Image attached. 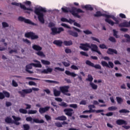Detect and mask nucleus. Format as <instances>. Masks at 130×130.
Here are the masks:
<instances>
[{
    "mask_svg": "<svg viewBox=\"0 0 130 130\" xmlns=\"http://www.w3.org/2000/svg\"><path fill=\"white\" fill-rule=\"evenodd\" d=\"M47 12L46 9L42 7L36 8L35 9V14L38 16V19L42 24L45 23L44 14L43 13H47Z\"/></svg>",
    "mask_w": 130,
    "mask_h": 130,
    "instance_id": "f257e3e1",
    "label": "nucleus"
},
{
    "mask_svg": "<svg viewBox=\"0 0 130 130\" xmlns=\"http://www.w3.org/2000/svg\"><path fill=\"white\" fill-rule=\"evenodd\" d=\"M105 22L110 24L111 26H113L114 24L118 25L119 24V21H121V19L114 17V15H110L108 14L104 15Z\"/></svg>",
    "mask_w": 130,
    "mask_h": 130,
    "instance_id": "f03ea898",
    "label": "nucleus"
},
{
    "mask_svg": "<svg viewBox=\"0 0 130 130\" xmlns=\"http://www.w3.org/2000/svg\"><path fill=\"white\" fill-rule=\"evenodd\" d=\"M79 48L82 49V50H84V51H88V50H89V48H90L91 49V51H94L95 52V51H97L98 46H97V45H95L94 44H91L90 45V43H86L84 44H80Z\"/></svg>",
    "mask_w": 130,
    "mask_h": 130,
    "instance_id": "7ed1b4c3",
    "label": "nucleus"
},
{
    "mask_svg": "<svg viewBox=\"0 0 130 130\" xmlns=\"http://www.w3.org/2000/svg\"><path fill=\"white\" fill-rule=\"evenodd\" d=\"M12 117V118H13V119H14V121H13L12 118L10 117H7L5 120V122H6V123H14V124H15L16 125H20V124H21V123H20V122H18L21 120V117H16L15 115H13Z\"/></svg>",
    "mask_w": 130,
    "mask_h": 130,
    "instance_id": "20e7f679",
    "label": "nucleus"
},
{
    "mask_svg": "<svg viewBox=\"0 0 130 130\" xmlns=\"http://www.w3.org/2000/svg\"><path fill=\"white\" fill-rule=\"evenodd\" d=\"M70 13L75 18H78V19H80L81 18V16L79 15V14H78V13H85V11L82 10V9L80 8L72 7L70 11Z\"/></svg>",
    "mask_w": 130,
    "mask_h": 130,
    "instance_id": "39448f33",
    "label": "nucleus"
},
{
    "mask_svg": "<svg viewBox=\"0 0 130 130\" xmlns=\"http://www.w3.org/2000/svg\"><path fill=\"white\" fill-rule=\"evenodd\" d=\"M39 91V88L36 87H32V89H22V91H18L19 94L21 95V97H25L26 94H30L32 93V91Z\"/></svg>",
    "mask_w": 130,
    "mask_h": 130,
    "instance_id": "423d86ee",
    "label": "nucleus"
},
{
    "mask_svg": "<svg viewBox=\"0 0 130 130\" xmlns=\"http://www.w3.org/2000/svg\"><path fill=\"white\" fill-rule=\"evenodd\" d=\"M69 89H70V86L69 85H64L59 87L61 93L66 96H71V93H69Z\"/></svg>",
    "mask_w": 130,
    "mask_h": 130,
    "instance_id": "0eeeda50",
    "label": "nucleus"
},
{
    "mask_svg": "<svg viewBox=\"0 0 130 130\" xmlns=\"http://www.w3.org/2000/svg\"><path fill=\"white\" fill-rule=\"evenodd\" d=\"M25 120L30 122V123H44V120L43 119L39 120L38 118H34L31 117H27L26 118Z\"/></svg>",
    "mask_w": 130,
    "mask_h": 130,
    "instance_id": "6e6552de",
    "label": "nucleus"
},
{
    "mask_svg": "<svg viewBox=\"0 0 130 130\" xmlns=\"http://www.w3.org/2000/svg\"><path fill=\"white\" fill-rule=\"evenodd\" d=\"M24 36L26 38H30L31 40H35V39H38V38H39L38 35H36L35 33L32 31L26 32Z\"/></svg>",
    "mask_w": 130,
    "mask_h": 130,
    "instance_id": "1a4fd4ad",
    "label": "nucleus"
},
{
    "mask_svg": "<svg viewBox=\"0 0 130 130\" xmlns=\"http://www.w3.org/2000/svg\"><path fill=\"white\" fill-rule=\"evenodd\" d=\"M51 30L52 31L51 32H50L51 35L55 36L57 35V34H60L61 32H62L64 31V29L62 27H53L51 28Z\"/></svg>",
    "mask_w": 130,
    "mask_h": 130,
    "instance_id": "9d476101",
    "label": "nucleus"
},
{
    "mask_svg": "<svg viewBox=\"0 0 130 130\" xmlns=\"http://www.w3.org/2000/svg\"><path fill=\"white\" fill-rule=\"evenodd\" d=\"M13 6H16V7H20L21 9L24 10V11H30V12H33V9L31 8H26L25 5L21 4V3H18L17 2H13L11 3Z\"/></svg>",
    "mask_w": 130,
    "mask_h": 130,
    "instance_id": "9b49d317",
    "label": "nucleus"
},
{
    "mask_svg": "<svg viewBox=\"0 0 130 130\" xmlns=\"http://www.w3.org/2000/svg\"><path fill=\"white\" fill-rule=\"evenodd\" d=\"M18 21L21 22H24L26 24H29L30 25H33L34 26H36V24L32 22L29 19H27L23 17L20 16L18 17Z\"/></svg>",
    "mask_w": 130,
    "mask_h": 130,
    "instance_id": "f8f14e48",
    "label": "nucleus"
},
{
    "mask_svg": "<svg viewBox=\"0 0 130 130\" xmlns=\"http://www.w3.org/2000/svg\"><path fill=\"white\" fill-rule=\"evenodd\" d=\"M85 63L86 64H87V66H89V67H92V68H94V69H97L98 70H101L102 69L101 66L99 64L94 65L89 60H87L85 62Z\"/></svg>",
    "mask_w": 130,
    "mask_h": 130,
    "instance_id": "ddd939ff",
    "label": "nucleus"
},
{
    "mask_svg": "<svg viewBox=\"0 0 130 130\" xmlns=\"http://www.w3.org/2000/svg\"><path fill=\"white\" fill-rule=\"evenodd\" d=\"M73 111H74V110L72 108H67L63 110V112H64L66 115H67V116H70V117L73 116V114L74 113Z\"/></svg>",
    "mask_w": 130,
    "mask_h": 130,
    "instance_id": "4468645a",
    "label": "nucleus"
},
{
    "mask_svg": "<svg viewBox=\"0 0 130 130\" xmlns=\"http://www.w3.org/2000/svg\"><path fill=\"white\" fill-rule=\"evenodd\" d=\"M49 109H50V107H49V106H46L45 107H41L39 108V112L41 114H43V113H45L46 112H47V111H49Z\"/></svg>",
    "mask_w": 130,
    "mask_h": 130,
    "instance_id": "2eb2a0df",
    "label": "nucleus"
},
{
    "mask_svg": "<svg viewBox=\"0 0 130 130\" xmlns=\"http://www.w3.org/2000/svg\"><path fill=\"white\" fill-rule=\"evenodd\" d=\"M107 53L111 55H113V54H117V51L114 49L109 48L107 51Z\"/></svg>",
    "mask_w": 130,
    "mask_h": 130,
    "instance_id": "dca6fc26",
    "label": "nucleus"
},
{
    "mask_svg": "<svg viewBox=\"0 0 130 130\" xmlns=\"http://www.w3.org/2000/svg\"><path fill=\"white\" fill-rule=\"evenodd\" d=\"M118 26L120 27V28H122V27H126L127 28H128L130 26V21L129 22L125 21V22L121 23L119 24Z\"/></svg>",
    "mask_w": 130,
    "mask_h": 130,
    "instance_id": "f3484780",
    "label": "nucleus"
},
{
    "mask_svg": "<svg viewBox=\"0 0 130 130\" xmlns=\"http://www.w3.org/2000/svg\"><path fill=\"white\" fill-rule=\"evenodd\" d=\"M32 66H33V64H32V63L26 65V67H25L26 72H27L29 74H33L32 71H31L29 70H32V69L33 68L32 67Z\"/></svg>",
    "mask_w": 130,
    "mask_h": 130,
    "instance_id": "a211bd4d",
    "label": "nucleus"
},
{
    "mask_svg": "<svg viewBox=\"0 0 130 130\" xmlns=\"http://www.w3.org/2000/svg\"><path fill=\"white\" fill-rule=\"evenodd\" d=\"M68 33H69V35L73 36V37H79V34L74 30H69L68 31Z\"/></svg>",
    "mask_w": 130,
    "mask_h": 130,
    "instance_id": "6ab92c4d",
    "label": "nucleus"
},
{
    "mask_svg": "<svg viewBox=\"0 0 130 130\" xmlns=\"http://www.w3.org/2000/svg\"><path fill=\"white\" fill-rule=\"evenodd\" d=\"M116 124H118V125H122L123 124L126 125L127 124V123H126V121H124L122 119H118L116 121Z\"/></svg>",
    "mask_w": 130,
    "mask_h": 130,
    "instance_id": "aec40b11",
    "label": "nucleus"
},
{
    "mask_svg": "<svg viewBox=\"0 0 130 130\" xmlns=\"http://www.w3.org/2000/svg\"><path fill=\"white\" fill-rule=\"evenodd\" d=\"M81 8L82 9H85L86 11H93V10H94V8H93L90 5H86L85 6L82 5Z\"/></svg>",
    "mask_w": 130,
    "mask_h": 130,
    "instance_id": "412c9836",
    "label": "nucleus"
},
{
    "mask_svg": "<svg viewBox=\"0 0 130 130\" xmlns=\"http://www.w3.org/2000/svg\"><path fill=\"white\" fill-rule=\"evenodd\" d=\"M53 44H55V45H56L57 46H58L59 47H61L62 46V41L61 40H54L53 42Z\"/></svg>",
    "mask_w": 130,
    "mask_h": 130,
    "instance_id": "4be33fe9",
    "label": "nucleus"
},
{
    "mask_svg": "<svg viewBox=\"0 0 130 130\" xmlns=\"http://www.w3.org/2000/svg\"><path fill=\"white\" fill-rule=\"evenodd\" d=\"M53 71V69L51 68H48L47 69H44L42 73V74H49V73H52V71Z\"/></svg>",
    "mask_w": 130,
    "mask_h": 130,
    "instance_id": "5701e85b",
    "label": "nucleus"
},
{
    "mask_svg": "<svg viewBox=\"0 0 130 130\" xmlns=\"http://www.w3.org/2000/svg\"><path fill=\"white\" fill-rule=\"evenodd\" d=\"M55 119V120H60V121H64L67 120V118L66 116L62 115V116L56 117Z\"/></svg>",
    "mask_w": 130,
    "mask_h": 130,
    "instance_id": "b1692460",
    "label": "nucleus"
},
{
    "mask_svg": "<svg viewBox=\"0 0 130 130\" xmlns=\"http://www.w3.org/2000/svg\"><path fill=\"white\" fill-rule=\"evenodd\" d=\"M65 74H66L68 76H71V77H73V78H75V77H76V76H78V75L76 74L75 73L71 72L68 70H66L65 71Z\"/></svg>",
    "mask_w": 130,
    "mask_h": 130,
    "instance_id": "393cba45",
    "label": "nucleus"
},
{
    "mask_svg": "<svg viewBox=\"0 0 130 130\" xmlns=\"http://www.w3.org/2000/svg\"><path fill=\"white\" fill-rule=\"evenodd\" d=\"M94 112H96V113H100V112H104V110H93L92 109V108H90V109H89V113H94Z\"/></svg>",
    "mask_w": 130,
    "mask_h": 130,
    "instance_id": "a878e982",
    "label": "nucleus"
},
{
    "mask_svg": "<svg viewBox=\"0 0 130 130\" xmlns=\"http://www.w3.org/2000/svg\"><path fill=\"white\" fill-rule=\"evenodd\" d=\"M32 48L34 50H36L37 51H40L41 50H42V47L37 45H34L32 46Z\"/></svg>",
    "mask_w": 130,
    "mask_h": 130,
    "instance_id": "bb28decb",
    "label": "nucleus"
},
{
    "mask_svg": "<svg viewBox=\"0 0 130 130\" xmlns=\"http://www.w3.org/2000/svg\"><path fill=\"white\" fill-rule=\"evenodd\" d=\"M63 43L65 46H71V45H73V41H64Z\"/></svg>",
    "mask_w": 130,
    "mask_h": 130,
    "instance_id": "cd10ccee",
    "label": "nucleus"
},
{
    "mask_svg": "<svg viewBox=\"0 0 130 130\" xmlns=\"http://www.w3.org/2000/svg\"><path fill=\"white\" fill-rule=\"evenodd\" d=\"M61 92L60 91L57 90V89H54L53 90V94L55 97H58V96H60Z\"/></svg>",
    "mask_w": 130,
    "mask_h": 130,
    "instance_id": "c85d7f7f",
    "label": "nucleus"
},
{
    "mask_svg": "<svg viewBox=\"0 0 130 130\" xmlns=\"http://www.w3.org/2000/svg\"><path fill=\"white\" fill-rule=\"evenodd\" d=\"M104 15H106V14H102L100 11H97L95 14H94V17H104Z\"/></svg>",
    "mask_w": 130,
    "mask_h": 130,
    "instance_id": "c756f323",
    "label": "nucleus"
},
{
    "mask_svg": "<svg viewBox=\"0 0 130 130\" xmlns=\"http://www.w3.org/2000/svg\"><path fill=\"white\" fill-rule=\"evenodd\" d=\"M90 86L91 87L92 89H93V90H97V89L98 88V86L94 84V83L93 82L90 83Z\"/></svg>",
    "mask_w": 130,
    "mask_h": 130,
    "instance_id": "7c9ffc66",
    "label": "nucleus"
},
{
    "mask_svg": "<svg viewBox=\"0 0 130 130\" xmlns=\"http://www.w3.org/2000/svg\"><path fill=\"white\" fill-rule=\"evenodd\" d=\"M88 78L86 79V81H88V82H90V83H92L93 82V77L90 74L88 75Z\"/></svg>",
    "mask_w": 130,
    "mask_h": 130,
    "instance_id": "2f4dec72",
    "label": "nucleus"
},
{
    "mask_svg": "<svg viewBox=\"0 0 130 130\" xmlns=\"http://www.w3.org/2000/svg\"><path fill=\"white\" fill-rule=\"evenodd\" d=\"M116 99L117 100V102L118 104H121L122 102H123V99L120 97L117 96L116 98Z\"/></svg>",
    "mask_w": 130,
    "mask_h": 130,
    "instance_id": "473e14b6",
    "label": "nucleus"
},
{
    "mask_svg": "<svg viewBox=\"0 0 130 130\" xmlns=\"http://www.w3.org/2000/svg\"><path fill=\"white\" fill-rule=\"evenodd\" d=\"M61 10L63 13H69V12L71 13L70 12L71 10H70V9L68 8V7H64V8L62 7L61 8Z\"/></svg>",
    "mask_w": 130,
    "mask_h": 130,
    "instance_id": "72a5a7b5",
    "label": "nucleus"
},
{
    "mask_svg": "<svg viewBox=\"0 0 130 130\" xmlns=\"http://www.w3.org/2000/svg\"><path fill=\"white\" fill-rule=\"evenodd\" d=\"M43 81H44V82H46V83H52L53 84H59L58 81H54V80H44Z\"/></svg>",
    "mask_w": 130,
    "mask_h": 130,
    "instance_id": "f704fd0d",
    "label": "nucleus"
},
{
    "mask_svg": "<svg viewBox=\"0 0 130 130\" xmlns=\"http://www.w3.org/2000/svg\"><path fill=\"white\" fill-rule=\"evenodd\" d=\"M41 62L43 63V64H45V66H49V64H50V62L49 61L43 59L41 60Z\"/></svg>",
    "mask_w": 130,
    "mask_h": 130,
    "instance_id": "c9c22d12",
    "label": "nucleus"
},
{
    "mask_svg": "<svg viewBox=\"0 0 130 130\" xmlns=\"http://www.w3.org/2000/svg\"><path fill=\"white\" fill-rule=\"evenodd\" d=\"M32 64L35 68H42V65H41L40 62L37 63H32Z\"/></svg>",
    "mask_w": 130,
    "mask_h": 130,
    "instance_id": "e433bc0d",
    "label": "nucleus"
},
{
    "mask_svg": "<svg viewBox=\"0 0 130 130\" xmlns=\"http://www.w3.org/2000/svg\"><path fill=\"white\" fill-rule=\"evenodd\" d=\"M19 112L20 113H22L23 114H27V113H28L27 110L22 108L19 109Z\"/></svg>",
    "mask_w": 130,
    "mask_h": 130,
    "instance_id": "4c0bfd02",
    "label": "nucleus"
},
{
    "mask_svg": "<svg viewBox=\"0 0 130 130\" xmlns=\"http://www.w3.org/2000/svg\"><path fill=\"white\" fill-rule=\"evenodd\" d=\"M101 64L103 67H106L107 68H110V67H109V65H108V63H107L106 61H102L101 62Z\"/></svg>",
    "mask_w": 130,
    "mask_h": 130,
    "instance_id": "58836bf2",
    "label": "nucleus"
},
{
    "mask_svg": "<svg viewBox=\"0 0 130 130\" xmlns=\"http://www.w3.org/2000/svg\"><path fill=\"white\" fill-rule=\"evenodd\" d=\"M23 4H24V5H25V6H26L27 7H31L32 3H31V1H26L25 2H24L23 3Z\"/></svg>",
    "mask_w": 130,
    "mask_h": 130,
    "instance_id": "ea45409f",
    "label": "nucleus"
},
{
    "mask_svg": "<svg viewBox=\"0 0 130 130\" xmlns=\"http://www.w3.org/2000/svg\"><path fill=\"white\" fill-rule=\"evenodd\" d=\"M37 112H38L36 110H30L28 111L27 113H28V114H36V113H37Z\"/></svg>",
    "mask_w": 130,
    "mask_h": 130,
    "instance_id": "a19ab883",
    "label": "nucleus"
},
{
    "mask_svg": "<svg viewBox=\"0 0 130 130\" xmlns=\"http://www.w3.org/2000/svg\"><path fill=\"white\" fill-rule=\"evenodd\" d=\"M120 113H129V111L125 109H121L119 111Z\"/></svg>",
    "mask_w": 130,
    "mask_h": 130,
    "instance_id": "79ce46f5",
    "label": "nucleus"
},
{
    "mask_svg": "<svg viewBox=\"0 0 130 130\" xmlns=\"http://www.w3.org/2000/svg\"><path fill=\"white\" fill-rule=\"evenodd\" d=\"M113 36L115 37V38H119V36L117 35L118 31L115 29H113Z\"/></svg>",
    "mask_w": 130,
    "mask_h": 130,
    "instance_id": "37998d69",
    "label": "nucleus"
},
{
    "mask_svg": "<svg viewBox=\"0 0 130 130\" xmlns=\"http://www.w3.org/2000/svg\"><path fill=\"white\" fill-rule=\"evenodd\" d=\"M116 110H117V107L115 106H112L108 108V110L109 111H113Z\"/></svg>",
    "mask_w": 130,
    "mask_h": 130,
    "instance_id": "c03bdc74",
    "label": "nucleus"
},
{
    "mask_svg": "<svg viewBox=\"0 0 130 130\" xmlns=\"http://www.w3.org/2000/svg\"><path fill=\"white\" fill-rule=\"evenodd\" d=\"M3 93L5 97H6L7 98H10V93L9 92L3 91Z\"/></svg>",
    "mask_w": 130,
    "mask_h": 130,
    "instance_id": "a18cd8bd",
    "label": "nucleus"
},
{
    "mask_svg": "<svg viewBox=\"0 0 130 130\" xmlns=\"http://www.w3.org/2000/svg\"><path fill=\"white\" fill-rule=\"evenodd\" d=\"M37 55L39 56H45V55H44V53H43V52L40 51H38V52L36 53Z\"/></svg>",
    "mask_w": 130,
    "mask_h": 130,
    "instance_id": "49530a36",
    "label": "nucleus"
},
{
    "mask_svg": "<svg viewBox=\"0 0 130 130\" xmlns=\"http://www.w3.org/2000/svg\"><path fill=\"white\" fill-rule=\"evenodd\" d=\"M22 40L23 42H24L26 44H28V45H31V42L29 40L27 39H23Z\"/></svg>",
    "mask_w": 130,
    "mask_h": 130,
    "instance_id": "de8ad7c7",
    "label": "nucleus"
},
{
    "mask_svg": "<svg viewBox=\"0 0 130 130\" xmlns=\"http://www.w3.org/2000/svg\"><path fill=\"white\" fill-rule=\"evenodd\" d=\"M56 70L57 71H59L60 72H64V69L60 68L59 67H55V69L54 70V72H56Z\"/></svg>",
    "mask_w": 130,
    "mask_h": 130,
    "instance_id": "09e8293b",
    "label": "nucleus"
},
{
    "mask_svg": "<svg viewBox=\"0 0 130 130\" xmlns=\"http://www.w3.org/2000/svg\"><path fill=\"white\" fill-rule=\"evenodd\" d=\"M69 106H70V107H71L72 108H74V109L78 108V105H77L76 104H70L69 105Z\"/></svg>",
    "mask_w": 130,
    "mask_h": 130,
    "instance_id": "8fccbe9b",
    "label": "nucleus"
},
{
    "mask_svg": "<svg viewBox=\"0 0 130 130\" xmlns=\"http://www.w3.org/2000/svg\"><path fill=\"white\" fill-rule=\"evenodd\" d=\"M109 40L111 41V42H114V43L116 42V40L113 37H110L109 38Z\"/></svg>",
    "mask_w": 130,
    "mask_h": 130,
    "instance_id": "3c124183",
    "label": "nucleus"
},
{
    "mask_svg": "<svg viewBox=\"0 0 130 130\" xmlns=\"http://www.w3.org/2000/svg\"><path fill=\"white\" fill-rule=\"evenodd\" d=\"M83 33H84V34H86V35H90V34H92V31L89 30L88 29H87L86 30H83Z\"/></svg>",
    "mask_w": 130,
    "mask_h": 130,
    "instance_id": "603ef678",
    "label": "nucleus"
},
{
    "mask_svg": "<svg viewBox=\"0 0 130 130\" xmlns=\"http://www.w3.org/2000/svg\"><path fill=\"white\" fill-rule=\"evenodd\" d=\"M100 47L101 48V49H107V46L104 44H100Z\"/></svg>",
    "mask_w": 130,
    "mask_h": 130,
    "instance_id": "864d4df0",
    "label": "nucleus"
},
{
    "mask_svg": "<svg viewBox=\"0 0 130 130\" xmlns=\"http://www.w3.org/2000/svg\"><path fill=\"white\" fill-rule=\"evenodd\" d=\"M55 125H56V126H57V127H62V125L61 123H60V122H56L55 123Z\"/></svg>",
    "mask_w": 130,
    "mask_h": 130,
    "instance_id": "5fc2aeb1",
    "label": "nucleus"
},
{
    "mask_svg": "<svg viewBox=\"0 0 130 130\" xmlns=\"http://www.w3.org/2000/svg\"><path fill=\"white\" fill-rule=\"evenodd\" d=\"M125 38H127V42H130V36L128 34H125L124 35Z\"/></svg>",
    "mask_w": 130,
    "mask_h": 130,
    "instance_id": "6e6d98bb",
    "label": "nucleus"
},
{
    "mask_svg": "<svg viewBox=\"0 0 130 130\" xmlns=\"http://www.w3.org/2000/svg\"><path fill=\"white\" fill-rule=\"evenodd\" d=\"M61 26H62V27H64L65 28H67V29H71V27L66 23H61Z\"/></svg>",
    "mask_w": 130,
    "mask_h": 130,
    "instance_id": "4d7b16f0",
    "label": "nucleus"
},
{
    "mask_svg": "<svg viewBox=\"0 0 130 130\" xmlns=\"http://www.w3.org/2000/svg\"><path fill=\"white\" fill-rule=\"evenodd\" d=\"M80 53V54H81V55H83L84 56H89V55L87 53H86V52L81 51Z\"/></svg>",
    "mask_w": 130,
    "mask_h": 130,
    "instance_id": "13d9d810",
    "label": "nucleus"
},
{
    "mask_svg": "<svg viewBox=\"0 0 130 130\" xmlns=\"http://www.w3.org/2000/svg\"><path fill=\"white\" fill-rule=\"evenodd\" d=\"M60 106H62V107H68V104L64 102H62L61 104H59Z\"/></svg>",
    "mask_w": 130,
    "mask_h": 130,
    "instance_id": "bf43d9fd",
    "label": "nucleus"
},
{
    "mask_svg": "<svg viewBox=\"0 0 130 130\" xmlns=\"http://www.w3.org/2000/svg\"><path fill=\"white\" fill-rule=\"evenodd\" d=\"M108 63V66H109L110 68H111V69H113L114 68V64H113V62L109 61Z\"/></svg>",
    "mask_w": 130,
    "mask_h": 130,
    "instance_id": "052dcab7",
    "label": "nucleus"
},
{
    "mask_svg": "<svg viewBox=\"0 0 130 130\" xmlns=\"http://www.w3.org/2000/svg\"><path fill=\"white\" fill-rule=\"evenodd\" d=\"M91 40H93V41H96V42L100 43V41H99V39H98L94 37H91Z\"/></svg>",
    "mask_w": 130,
    "mask_h": 130,
    "instance_id": "680f3d73",
    "label": "nucleus"
},
{
    "mask_svg": "<svg viewBox=\"0 0 130 130\" xmlns=\"http://www.w3.org/2000/svg\"><path fill=\"white\" fill-rule=\"evenodd\" d=\"M2 25L3 28H6V27H9V24L6 22H2Z\"/></svg>",
    "mask_w": 130,
    "mask_h": 130,
    "instance_id": "e2e57ef3",
    "label": "nucleus"
},
{
    "mask_svg": "<svg viewBox=\"0 0 130 130\" xmlns=\"http://www.w3.org/2000/svg\"><path fill=\"white\" fill-rule=\"evenodd\" d=\"M62 63L63 64V66L64 67H70V63L66 62V61H63L62 62Z\"/></svg>",
    "mask_w": 130,
    "mask_h": 130,
    "instance_id": "0e129e2a",
    "label": "nucleus"
},
{
    "mask_svg": "<svg viewBox=\"0 0 130 130\" xmlns=\"http://www.w3.org/2000/svg\"><path fill=\"white\" fill-rule=\"evenodd\" d=\"M71 69H72V70H75V71L79 70V68H78V67L76 66V65H72L71 67Z\"/></svg>",
    "mask_w": 130,
    "mask_h": 130,
    "instance_id": "69168bd1",
    "label": "nucleus"
},
{
    "mask_svg": "<svg viewBox=\"0 0 130 130\" xmlns=\"http://www.w3.org/2000/svg\"><path fill=\"white\" fill-rule=\"evenodd\" d=\"M65 52L66 53H67V54L72 53V50H71L69 48H66L65 49Z\"/></svg>",
    "mask_w": 130,
    "mask_h": 130,
    "instance_id": "338daca9",
    "label": "nucleus"
},
{
    "mask_svg": "<svg viewBox=\"0 0 130 130\" xmlns=\"http://www.w3.org/2000/svg\"><path fill=\"white\" fill-rule=\"evenodd\" d=\"M45 117L46 120H47L48 121V120H51V117H50L49 115H45Z\"/></svg>",
    "mask_w": 130,
    "mask_h": 130,
    "instance_id": "774afa93",
    "label": "nucleus"
}]
</instances>
